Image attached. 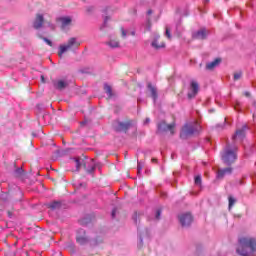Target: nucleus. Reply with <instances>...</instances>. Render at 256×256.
Segmentation results:
<instances>
[{
	"mask_svg": "<svg viewBox=\"0 0 256 256\" xmlns=\"http://www.w3.org/2000/svg\"><path fill=\"white\" fill-rule=\"evenodd\" d=\"M224 161H235L237 159V153L233 150H228L222 155Z\"/></svg>",
	"mask_w": 256,
	"mask_h": 256,
	"instance_id": "ddd939ff",
	"label": "nucleus"
},
{
	"mask_svg": "<svg viewBox=\"0 0 256 256\" xmlns=\"http://www.w3.org/2000/svg\"><path fill=\"white\" fill-rule=\"evenodd\" d=\"M179 221L182 227H189L193 223V216L191 213L182 214L179 216Z\"/></svg>",
	"mask_w": 256,
	"mask_h": 256,
	"instance_id": "6e6552de",
	"label": "nucleus"
},
{
	"mask_svg": "<svg viewBox=\"0 0 256 256\" xmlns=\"http://www.w3.org/2000/svg\"><path fill=\"white\" fill-rule=\"evenodd\" d=\"M221 65V58H216L212 62H208L205 66L206 71H213Z\"/></svg>",
	"mask_w": 256,
	"mask_h": 256,
	"instance_id": "f8f14e48",
	"label": "nucleus"
},
{
	"mask_svg": "<svg viewBox=\"0 0 256 256\" xmlns=\"http://www.w3.org/2000/svg\"><path fill=\"white\" fill-rule=\"evenodd\" d=\"M76 171H85L86 173H93V171H95V162L76 161Z\"/></svg>",
	"mask_w": 256,
	"mask_h": 256,
	"instance_id": "7ed1b4c3",
	"label": "nucleus"
},
{
	"mask_svg": "<svg viewBox=\"0 0 256 256\" xmlns=\"http://www.w3.org/2000/svg\"><path fill=\"white\" fill-rule=\"evenodd\" d=\"M161 36L156 35L151 43V47L153 49L159 50V49H165V42L159 41Z\"/></svg>",
	"mask_w": 256,
	"mask_h": 256,
	"instance_id": "1a4fd4ad",
	"label": "nucleus"
},
{
	"mask_svg": "<svg viewBox=\"0 0 256 256\" xmlns=\"http://www.w3.org/2000/svg\"><path fill=\"white\" fill-rule=\"evenodd\" d=\"M42 83H45V76H41Z\"/></svg>",
	"mask_w": 256,
	"mask_h": 256,
	"instance_id": "ea45409f",
	"label": "nucleus"
},
{
	"mask_svg": "<svg viewBox=\"0 0 256 256\" xmlns=\"http://www.w3.org/2000/svg\"><path fill=\"white\" fill-rule=\"evenodd\" d=\"M228 201H229V209H231L233 205H235V203L237 202V200H235V198H233L232 196L228 198Z\"/></svg>",
	"mask_w": 256,
	"mask_h": 256,
	"instance_id": "393cba45",
	"label": "nucleus"
},
{
	"mask_svg": "<svg viewBox=\"0 0 256 256\" xmlns=\"http://www.w3.org/2000/svg\"><path fill=\"white\" fill-rule=\"evenodd\" d=\"M104 91L107 93V95H109V97H111V95H113L111 92V86H109L107 84L104 85Z\"/></svg>",
	"mask_w": 256,
	"mask_h": 256,
	"instance_id": "b1692460",
	"label": "nucleus"
},
{
	"mask_svg": "<svg viewBox=\"0 0 256 256\" xmlns=\"http://www.w3.org/2000/svg\"><path fill=\"white\" fill-rule=\"evenodd\" d=\"M245 96H246V97H251V93L245 92Z\"/></svg>",
	"mask_w": 256,
	"mask_h": 256,
	"instance_id": "e433bc0d",
	"label": "nucleus"
},
{
	"mask_svg": "<svg viewBox=\"0 0 256 256\" xmlns=\"http://www.w3.org/2000/svg\"><path fill=\"white\" fill-rule=\"evenodd\" d=\"M120 32H121V37H123V39H125V37H127V29H125L124 27L120 28Z\"/></svg>",
	"mask_w": 256,
	"mask_h": 256,
	"instance_id": "a878e982",
	"label": "nucleus"
},
{
	"mask_svg": "<svg viewBox=\"0 0 256 256\" xmlns=\"http://www.w3.org/2000/svg\"><path fill=\"white\" fill-rule=\"evenodd\" d=\"M166 37H168V39H171V31L169 30V28H166Z\"/></svg>",
	"mask_w": 256,
	"mask_h": 256,
	"instance_id": "473e14b6",
	"label": "nucleus"
},
{
	"mask_svg": "<svg viewBox=\"0 0 256 256\" xmlns=\"http://www.w3.org/2000/svg\"><path fill=\"white\" fill-rule=\"evenodd\" d=\"M48 27L51 29V31H55V24L51 23V22H48Z\"/></svg>",
	"mask_w": 256,
	"mask_h": 256,
	"instance_id": "7c9ffc66",
	"label": "nucleus"
},
{
	"mask_svg": "<svg viewBox=\"0 0 256 256\" xmlns=\"http://www.w3.org/2000/svg\"><path fill=\"white\" fill-rule=\"evenodd\" d=\"M58 21L61 23L62 27L65 29V27H69L71 25L73 18L70 16H63L58 18Z\"/></svg>",
	"mask_w": 256,
	"mask_h": 256,
	"instance_id": "f3484780",
	"label": "nucleus"
},
{
	"mask_svg": "<svg viewBox=\"0 0 256 256\" xmlns=\"http://www.w3.org/2000/svg\"><path fill=\"white\" fill-rule=\"evenodd\" d=\"M197 131L195 128V123H186L181 130L180 137L181 139H187V137H191Z\"/></svg>",
	"mask_w": 256,
	"mask_h": 256,
	"instance_id": "20e7f679",
	"label": "nucleus"
},
{
	"mask_svg": "<svg viewBox=\"0 0 256 256\" xmlns=\"http://www.w3.org/2000/svg\"><path fill=\"white\" fill-rule=\"evenodd\" d=\"M106 45L110 47V49H119L121 42H119L117 38H110L109 41L106 42Z\"/></svg>",
	"mask_w": 256,
	"mask_h": 256,
	"instance_id": "2eb2a0df",
	"label": "nucleus"
},
{
	"mask_svg": "<svg viewBox=\"0 0 256 256\" xmlns=\"http://www.w3.org/2000/svg\"><path fill=\"white\" fill-rule=\"evenodd\" d=\"M161 218V209H158L156 211V219H160Z\"/></svg>",
	"mask_w": 256,
	"mask_h": 256,
	"instance_id": "72a5a7b5",
	"label": "nucleus"
},
{
	"mask_svg": "<svg viewBox=\"0 0 256 256\" xmlns=\"http://www.w3.org/2000/svg\"><path fill=\"white\" fill-rule=\"evenodd\" d=\"M43 41H45V43H47V45H49V47H53V42H51V40H49L47 38H43Z\"/></svg>",
	"mask_w": 256,
	"mask_h": 256,
	"instance_id": "c756f323",
	"label": "nucleus"
},
{
	"mask_svg": "<svg viewBox=\"0 0 256 256\" xmlns=\"http://www.w3.org/2000/svg\"><path fill=\"white\" fill-rule=\"evenodd\" d=\"M131 35H135V32H131Z\"/></svg>",
	"mask_w": 256,
	"mask_h": 256,
	"instance_id": "37998d69",
	"label": "nucleus"
},
{
	"mask_svg": "<svg viewBox=\"0 0 256 256\" xmlns=\"http://www.w3.org/2000/svg\"><path fill=\"white\" fill-rule=\"evenodd\" d=\"M151 120L149 118H146V120L144 121V123L147 125V123H149Z\"/></svg>",
	"mask_w": 256,
	"mask_h": 256,
	"instance_id": "4c0bfd02",
	"label": "nucleus"
},
{
	"mask_svg": "<svg viewBox=\"0 0 256 256\" xmlns=\"http://www.w3.org/2000/svg\"><path fill=\"white\" fill-rule=\"evenodd\" d=\"M148 89L151 93V97L154 99V101H157V88L151 84H148Z\"/></svg>",
	"mask_w": 256,
	"mask_h": 256,
	"instance_id": "aec40b11",
	"label": "nucleus"
},
{
	"mask_svg": "<svg viewBox=\"0 0 256 256\" xmlns=\"http://www.w3.org/2000/svg\"><path fill=\"white\" fill-rule=\"evenodd\" d=\"M208 32L205 29H200L192 34L193 39L203 40L207 39Z\"/></svg>",
	"mask_w": 256,
	"mask_h": 256,
	"instance_id": "4468645a",
	"label": "nucleus"
},
{
	"mask_svg": "<svg viewBox=\"0 0 256 256\" xmlns=\"http://www.w3.org/2000/svg\"><path fill=\"white\" fill-rule=\"evenodd\" d=\"M69 82H67L66 80H56L54 81V87L55 89H58L59 91H62V89H65L66 87H68Z\"/></svg>",
	"mask_w": 256,
	"mask_h": 256,
	"instance_id": "a211bd4d",
	"label": "nucleus"
},
{
	"mask_svg": "<svg viewBox=\"0 0 256 256\" xmlns=\"http://www.w3.org/2000/svg\"><path fill=\"white\" fill-rule=\"evenodd\" d=\"M247 129V126L242 127L241 129H238L235 133V135L232 137L234 141H243L245 139V130Z\"/></svg>",
	"mask_w": 256,
	"mask_h": 256,
	"instance_id": "9b49d317",
	"label": "nucleus"
},
{
	"mask_svg": "<svg viewBox=\"0 0 256 256\" xmlns=\"http://www.w3.org/2000/svg\"><path fill=\"white\" fill-rule=\"evenodd\" d=\"M133 121H126V122H121V121H115L113 124L114 129L116 131H127V129H131L133 127Z\"/></svg>",
	"mask_w": 256,
	"mask_h": 256,
	"instance_id": "423d86ee",
	"label": "nucleus"
},
{
	"mask_svg": "<svg viewBox=\"0 0 256 256\" xmlns=\"http://www.w3.org/2000/svg\"><path fill=\"white\" fill-rule=\"evenodd\" d=\"M81 47V42L77 37H70L65 43L58 47V57H63L68 51H77Z\"/></svg>",
	"mask_w": 256,
	"mask_h": 256,
	"instance_id": "f03ea898",
	"label": "nucleus"
},
{
	"mask_svg": "<svg viewBox=\"0 0 256 256\" xmlns=\"http://www.w3.org/2000/svg\"><path fill=\"white\" fill-rule=\"evenodd\" d=\"M70 153H73V149L67 148L64 150L57 151L58 157H65V155H70Z\"/></svg>",
	"mask_w": 256,
	"mask_h": 256,
	"instance_id": "412c9836",
	"label": "nucleus"
},
{
	"mask_svg": "<svg viewBox=\"0 0 256 256\" xmlns=\"http://www.w3.org/2000/svg\"><path fill=\"white\" fill-rule=\"evenodd\" d=\"M197 93H199V83H197L195 80H192L188 88V99H193Z\"/></svg>",
	"mask_w": 256,
	"mask_h": 256,
	"instance_id": "0eeeda50",
	"label": "nucleus"
},
{
	"mask_svg": "<svg viewBox=\"0 0 256 256\" xmlns=\"http://www.w3.org/2000/svg\"><path fill=\"white\" fill-rule=\"evenodd\" d=\"M148 29H151V22H148Z\"/></svg>",
	"mask_w": 256,
	"mask_h": 256,
	"instance_id": "a19ab883",
	"label": "nucleus"
},
{
	"mask_svg": "<svg viewBox=\"0 0 256 256\" xmlns=\"http://www.w3.org/2000/svg\"><path fill=\"white\" fill-rule=\"evenodd\" d=\"M13 166L15 167L14 176L15 177H23L25 175V170H23V166L17 168V164L14 162Z\"/></svg>",
	"mask_w": 256,
	"mask_h": 256,
	"instance_id": "6ab92c4d",
	"label": "nucleus"
},
{
	"mask_svg": "<svg viewBox=\"0 0 256 256\" xmlns=\"http://www.w3.org/2000/svg\"><path fill=\"white\" fill-rule=\"evenodd\" d=\"M228 165H231V162H229Z\"/></svg>",
	"mask_w": 256,
	"mask_h": 256,
	"instance_id": "c03bdc74",
	"label": "nucleus"
},
{
	"mask_svg": "<svg viewBox=\"0 0 256 256\" xmlns=\"http://www.w3.org/2000/svg\"><path fill=\"white\" fill-rule=\"evenodd\" d=\"M45 23V15L41 12L36 13L35 18L32 22L33 29H42Z\"/></svg>",
	"mask_w": 256,
	"mask_h": 256,
	"instance_id": "39448f33",
	"label": "nucleus"
},
{
	"mask_svg": "<svg viewBox=\"0 0 256 256\" xmlns=\"http://www.w3.org/2000/svg\"><path fill=\"white\" fill-rule=\"evenodd\" d=\"M243 73L241 72H236L234 73V81H239V79H241Z\"/></svg>",
	"mask_w": 256,
	"mask_h": 256,
	"instance_id": "bb28decb",
	"label": "nucleus"
},
{
	"mask_svg": "<svg viewBox=\"0 0 256 256\" xmlns=\"http://www.w3.org/2000/svg\"><path fill=\"white\" fill-rule=\"evenodd\" d=\"M143 167H145V164L143 162H138V166H137L138 174H141Z\"/></svg>",
	"mask_w": 256,
	"mask_h": 256,
	"instance_id": "cd10ccee",
	"label": "nucleus"
},
{
	"mask_svg": "<svg viewBox=\"0 0 256 256\" xmlns=\"http://www.w3.org/2000/svg\"><path fill=\"white\" fill-rule=\"evenodd\" d=\"M8 216H9V217H13V212L8 211Z\"/></svg>",
	"mask_w": 256,
	"mask_h": 256,
	"instance_id": "58836bf2",
	"label": "nucleus"
},
{
	"mask_svg": "<svg viewBox=\"0 0 256 256\" xmlns=\"http://www.w3.org/2000/svg\"><path fill=\"white\" fill-rule=\"evenodd\" d=\"M77 243H79V245H85L86 243H89V238H87V236H77L76 238Z\"/></svg>",
	"mask_w": 256,
	"mask_h": 256,
	"instance_id": "4be33fe9",
	"label": "nucleus"
},
{
	"mask_svg": "<svg viewBox=\"0 0 256 256\" xmlns=\"http://www.w3.org/2000/svg\"><path fill=\"white\" fill-rule=\"evenodd\" d=\"M233 173V168L232 167H227L224 169H219L217 173L218 179H223L225 175H231Z\"/></svg>",
	"mask_w": 256,
	"mask_h": 256,
	"instance_id": "dca6fc26",
	"label": "nucleus"
},
{
	"mask_svg": "<svg viewBox=\"0 0 256 256\" xmlns=\"http://www.w3.org/2000/svg\"><path fill=\"white\" fill-rule=\"evenodd\" d=\"M153 13V11L149 10L148 11V15H151Z\"/></svg>",
	"mask_w": 256,
	"mask_h": 256,
	"instance_id": "79ce46f5",
	"label": "nucleus"
},
{
	"mask_svg": "<svg viewBox=\"0 0 256 256\" xmlns=\"http://www.w3.org/2000/svg\"><path fill=\"white\" fill-rule=\"evenodd\" d=\"M158 129H159V131H162V132L170 131V133L173 134V131H174V129H175V123L166 124L165 122H161V123L158 125Z\"/></svg>",
	"mask_w": 256,
	"mask_h": 256,
	"instance_id": "9d476101",
	"label": "nucleus"
},
{
	"mask_svg": "<svg viewBox=\"0 0 256 256\" xmlns=\"http://www.w3.org/2000/svg\"><path fill=\"white\" fill-rule=\"evenodd\" d=\"M83 159H86V157H84V158H76L75 161H83Z\"/></svg>",
	"mask_w": 256,
	"mask_h": 256,
	"instance_id": "c9c22d12",
	"label": "nucleus"
},
{
	"mask_svg": "<svg viewBox=\"0 0 256 256\" xmlns=\"http://www.w3.org/2000/svg\"><path fill=\"white\" fill-rule=\"evenodd\" d=\"M50 209H59L61 207V202L54 201L48 205Z\"/></svg>",
	"mask_w": 256,
	"mask_h": 256,
	"instance_id": "5701e85b",
	"label": "nucleus"
},
{
	"mask_svg": "<svg viewBox=\"0 0 256 256\" xmlns=\"http://www.w3.org/2000/svg\"><path fill=\"white\" fill-rule=\"evenodd\" d=\"M195 185H201V175H198L194 179Z\"/></svg>",
	"mask_w": 256,
	"mask_h": 256,
	"instance_id": "c85d7f7f",
	"label": "nucleus"
},
{
	"mask_svg": "<svg viewBox=\"0 0 256 256\" xmlns=\"http://www.w3.org/2000/svg\"><path fill=\"white\" fill-rule=\"evenodd\" d=\"M95 8L93 7V6H88L87 8H86V11H87V13H92V11L94 10Z\"/></svg>",
	"mask_w": 256,
	"mask_h": 256,
	"instance_id": "2f4dec72",
	"label": "nucleus"
},
{
	"mask_svg": "<svg viewBox=\"0 0 256 256\" xmlns=\"http://www.w3.org/2000/svg\"><path fill=\"white\" fill-rule=\"evenodd\" d=\"M116 213H117V208H114V209L112 210V218H113V219H115Z\"/></svg>",
	"mask_w": 256,
	"mask_h": 256,
	"instance_id": "f704fd0d",
	"label": "nucleus"
},
{
	"mask_svg": "<svg viewBox=\"0 0 256 256\" xmlns=\"http://www.w3.org/2000/svg\"><path fill=\"white\" fill-rule=\"evenodd\" d=\"M256 251V240L254 238L244 237L239 240V247L236 253L240 256H251Z\"/></svg>",
	"mask_w": 256,
	"mask_h": 256,
	"instance_id": "f257e3e1",
	"label": "nucleus"
}]
</instances>
